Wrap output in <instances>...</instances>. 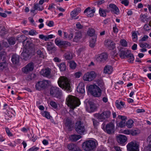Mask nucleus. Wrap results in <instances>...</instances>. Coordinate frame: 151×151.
Listing matches in <instances>:
<instances>
[{"instance_id":"1","label":"nucleus","mask_w":151,"mask_h":151,"mask_svg":"<svg viewBox=\"0 0 151 151\" xmlns=\"http://www.w3.org/2000/svg\"><path fill=\"white\" fill-rule=\"evenodd\" d=\"M58 83L60 87L66 91L67 92L71 91V82L69 79L64 76H61L59 78Z\"/></svg>"},{"instance_id":"2","label":"nucleus","mask_w":151,"mask_h":151,"mask_svg":"<svg viewBox=\"0 0 151 151\" xmlns=\"http://www.w3.org/2000/svg\"><path fill=\"white\" fill-rule=\"evenodd\" d=\"M67 104L72 109H74L80 104L79 99L75 96L69 95L66 99Z\"/></svg>"},{"instance_id":"3","label":"nucleus","mask_w":151,"mask_h":151,"mask_svg":"<svg viewBox=\"0 0 151 151\" xmlns=\"http://www.w3.org/2000/svg\"><path fill=\"white\" fill-rule=\"evenodd\" d=\"M97 144V142L96 140L90 139L83 142L82 148L86 151H91L96 148Z\"/></svg>"},{"instance_id":"4","label":"nucleus","mask_w":151,"mask_h":151,"mask_svg":"<svg viewBox=\"0 0 151 151\" xmlns=\"http://www.w3.org/2000/svg\"><path fill=\"white\" fill-rule=\"evenodd\" d=\"M88 89L92 95L95 97H99L101 95V90L95 84L90 85L88 87Z\"/></svg>"},{"instance_id":"5","label":"nucleus","mask_w":151,"mask_h":151,"mask_svg":"<svg viewBox=\"0 0 151 151\" xmlns=\"http://www.w3.org/2000/svg\"><path fill=\"white\" fill-rule=\"evenodd\" d=\"M111 114V113L110 111L104 110L101 113L97 114L96 117L99 120L101 121H103L109 119L110 117Z\"/></svg>"},{"instance_id":"6","label":"nucleus","mask_w":151,"mask_h":151,"mask_svg":"<svg viewBox=\"0 0 151 151\" xmlns=\"http://www.w3.org/2000/svg\"><path fill=\"white\" fill-rule=\"evenodd\" d=\"M75 129L76 132L80 135L84 134L85 132L84 124L81 121H78L76 123Z\"/></svg>"},{"instance_id":"7","label":"nucleus","mask_w":151,"mask_h":151,"mask_svg":"<svg viewBox=\"0 0 151 151\" xmlns=\"http://www.w3.org/2000/svg\"><path fill=\"white\" fill-rule=\"evenodd\" d=\"M50 95L53 97L60 98L62 93L59 88L56 86H52L50 89Z\"/></svg>"},{"instance_id":"8","label":"nucleus","mask_w":151,"mask_h":151,"mask_svg":"<svg viewBox=\"0 0 151 151\" xmlns=\"http://www.w3.org/2000/svg\"><path fill=\"white\" fill-rule=\"evenodd\" d=\"M101 127L108 134H111L113 132L114 128V125L112 123H109L106 125L105 123L103 122Z\"/></svg>"},{"instance_id":"9","label":"nucleus","mask_w":151,"mask_h":151,"mask_svg":"<svg viewBox=\"0 0 151 151\" xmlns=\"http://www.w3.org/2000/svg\"><path fill=\"white\" fill-rule=\"evenodd\" d=\"M63 126L69 131L72 130L74 123L71 119L68 117L65 118L63 120Z\"/></svg>"},{"instance_id":"10","label":"nucleus","mask_w":151,"mask_h":151,"mask_svg":"<svg viewBox=\"0 0 151 151\" xmlns=\"http://www.w3.org/2000/svg\"><path fill=\"white\" fill-rule=\"evenodd\" d=\"M127 147L128 151H139V145L135 141L131 142Z\"/></svg>"},{"instance_id":"11","label":"nucleus","mask_w":151,"mask_h":151,"mask_svg":"<svg viewBox=\"0 0 151 151\" xmlns=\"http://www.w3.org/2000/svg\"><path fill=\"white\" fill-rule=\"evenodd\" d=\"M49 81L47 80H43L38 82L36 84L35 88L36 90L40 91L45 89L49 84Z\"/></svg>"},{"instance_id":"12","label":"nucleus","mask_w":151,"mask_h":151,"mask_svg":"<svg viewBox=\"0 0 151 151\" xmlns=\"http://www.w3.org/2000/svg\"><path fill=\"white\" fill-rule=\"evenodd\" d=\"M96 74L93 71H91L85 73L83 76V78L84 81H91L93 80L96 77Z\"/></svg>"},{"instance_id":"13","label":"nucleus","mask_w":151,"mask_h":151,"mask_svg":"<svg viewBox=\"0 0 151 151\" xmlns=\"http://www.w3.org/2000/svg\"><path fill=\"white\" fill-rule=\"evenodd\" d=\"M27 39V37L24 35H18L17 38V40L19 42H22L23 46L26 47H29L30 44V42Z\"/></svg>"},{"instance_id":"14","label":"nucleus","mask_w":151,"mask_h":151,"mask_svg":"<svg viewBox=\"0 0 151 151\" xmlns=\"http://www.w3.org/2000/svg\"><path fill=\"white\" fill-rule=\"evenodd\" d=\"M54 42L57 45L60 47H67L70 46L71 45L69 42L68 41L62 40H59L58 38L55 40Z\"/></svg>"},{"instance_id":"15","label":"nucleus","mask_w":151,"mask_h":151,"mask_svg":"<svg viewBox=\"0 0 151 151\" xmlns=\"http://www.w3.org/2000/svg\"><path fill=\"white\" fill-rule=\"evenodd\" d=\"M34 68V64L32 63H30L28 64L25 67L22 68L23 72L26 74L32 71Z\"/></svg>"},{"instance_id":"16","label":"nucleus","mask_w":151,"mask_h":151,"mask_svg":"<svg viewBox=\"0 0 151 151\" xmlns=\"http://www.w3.org/2000/svg\"><path fill=\"white\" fill-rule=\"evenodd\" d=\"M107 58V54L104 52L97 55L96 57V60L98 62H103L105 61Z\"/></svg>"},{"instance_id":"17","label":"nucleus","mask_w":151,"mask_h":151,"mask_svg":"<svg viewBox=\"0 0 151 151\" xmlns=\"http://www.w3.org/2000/svg\"><path fill=\"white\" fill-rule=\"evenodd\" d=\"M105 45L110 50L114 49L115 47V44L112 40L110 39L106 40Z\"/></svg>"},{"instance_id":"18","label":"nucleus","mask_w":151,"mask_h":151,"mask_svg":"<svg viewBox=\"0 0 151 151\" xmlns=\"http://www.w3.org/2000/svg\"><path fill=\"white\" fill-rule=\"evenodd\" d=\"M116 140L117 142L119 144L123 145L126 142L127 138L126 136L122 134H119L116 136Z\"/></svg>"},{"instance_id":"19","label":"nucleus","mask_w":151,"mask_h":151,"mask_svg":"<svg viewBox=\"0 0 151 151\" xmlns=\"http://www.w3.org/2000/svg\"><path fill=\"white\" fill-rule=\"evenodd\" d=\"M51 69L47 68L42 69L40 71V74L44 77L49 78L51 77Z\"/></svg>"},{"instance_id":"20","label":"nucleus","mask_w":151,"mask_h":151,"mask_svg":"<svg viewBox=\"0 0 151 151\" xmlns=\"http://www.w3.org/2000/svg\"><path fill=\"white\" fill-rule=\"evenodd\" d=\"M95 11L94 9H92L90 7H88L84 10V13H86L87 16L88 17H91L93 16Z\"/></svg>"},{"instance_id":"21","label":"nucleus","mask_w":151,"mask_h":151,"mask_svg":"<svg viewBox=\"0 0 151 151\" xmlns=\"http://www.w3.org/2000/svg\"><path fill=\"white\" fill-rule=\"evenodd\" d=\"M109 6L110 9L112 13L116 14H119V9L115 4H109Z\"/></svg>"},{"instance_id":"22","label":"nucleus","mask_w":151,"mask_h":151,"mask_svg":"<svg viewBox=\"0 0 151 151\" xmlns=\"http://www.w3.org/2000/svg\"><path fill=\"white\" fill-rule=\"evenodd\" d=\"M81 9L78 7L75 9L71 11L70 13V16L72 18H73L81 12Z\"/></svg>"},{"instance_id":"23","label":"nucleus","mask_w":151,"mask_h":151,"mask_svg":"<svg viewBox=\"0 0 151 151\" xmlns=\"http://www.w3.org/2000/svg\"><path fill=\"white\" fill-rule=\"evenodd\" d=\"M27 47H24V49L22 53L21 54V56L23 59L26 60L29 55V53L27 50Z\"/></svg>"},{"instance_id":"24","label":"nucleus","mask_w":151,"mask_h":151,"mask_svg":"<svg viewBox=\"0 0 151 151\" xmlns=\"http://www.w3.org/2000/svg\"><path fill=\"white\" fill-rule=\"evenodd\" d=\"M8 64L6 62L0 63V71H6L8 70Z\"/></svg>"},{"instance_id":"25","label":"nucleus","mask_w":151,"mask_h":151,"mask_svg":"<svg viewBox=\"0 0 151 151\" xmlns=\"http://www.w3.org/2000/svg\"><path fill=\"white\" fill-rule=\"evenodd\" d=\"M11 60L14 64H18L19 62V56L16 54L13 55L12 57Z\"/></svg>"},{"instance_id":"26","label":"nucleus","mask_w":151,"mask_h":151,"mask_svg":"<svg viewBox=\"0 0 151 151\" xmlns=\"http://www.w3.org/2000/svg\"><path fill=\"white\" fill-rule=\"evenodd\" d=\"M113 71V68L110 65H106L104 69V73L105 74H111Z\"/></svg>"},{"instance_id":"27","label":"nucleus","mask_w":151,"mask_h":151,"mask_svg":"<svg viewBox=\"0 0 151 151\" xmlns=\"http://www.w3.org/2000/svg\"><path fill=\"white\" fill-rule=\"evenodd\" d=\"M129 53V52L127 50H120L119 55L120 57L122 58H124L125 57L127 58V56Z\"/></svg>"},{"instance_id":"28","label":"nucleus","mask_w":151,"mask_h":151,"mask_svg":"<svg viewBox=\"0 0 151 151\" xmlns=\"http://www.w3.org/2000/svg\"><path fill=\"white\" fill-rule=\"evenodd\" d=\"M82 37L81 34L80 32H78L75 33L73 41L76 42H78Z\"/></svg>"},{"instance_id":"29","label":"nucleus","mask_w":151,"mask_h":151,"mask_svg":"<svg viewBox=\"0 0 151 151\" xmlns=\"http://www.w3.org/2000/svg\"><path fill=\"white\" fill-rule=\"evenodd\" d=\"M115 104L117 108L119 109H121L124 107L125 106L124 102L122 101H119L118 100H117L116 101Z\"/></svg>"},{"instance_id":"30","label":"nucleus","mask_w":151,"mask_h":151,"mask_svg":"<svg viewBox=\"0 0 151 151\" xmlns=\"http://www.w3.org/2000/svg\"><path fill=\"white\" fill-rule=\"evenodd\" d=\"M33 8L36 9L37 10L42 11L44 9V6L38 3H35L34 4Z\"/></svg>"},{"instance_id":"31","label":"nucleus","mask_w":151,"mask_h":151,"mask_svg":"<svg viewBox=\"0 0 151 151\" xmlns=\"http://www.w3.org/2000/svg\"><path fill=\"white\" fill-rule=\"evenodd\" d=\"M140 19L141 22H147L149 20L147 16L142 14L140 15Z\"/></svg>"},{"instance_id":"32","label":"nucleus","mask_w":151,"mask_h":151,"mask_svg":"<svg viewBox=\"0 0 151 151\" xmlns=\"http://www.w3.org/2000/svg\"><path fill=\"white\" fill-rule=\"evenodd\" d=\"M81 138V136L79 135H73L70 136V139L72 141H76Z\"/></svg>"},{"instance_id":"33","label":"nucleus","mask_w":151,"mask_h":151,"mask_svg":"<svg viewBox=\"0 0 151 151\" xmlns=\"http://www.w3.org/2000/svg\"><path fill=\"white\" fill-rule=\"evenodd\" d=\"M127 58L128 59V61L129 62L132 63L134 60V57L133 54L129 53L127 56Z\"/></svg>"},{"instance_id":"34","label":"nucleus","mask_w":151,"mask_h":151,"mask_svg":"<svg viewBox=\"0 0 151 151\" xmlns=\"http://www.w3.org/2000/svg\"><path fill=\"white\" fill-rule=\"evenodd\" d=\"M134 121L131 119H129L126 123V126L129 128L132 127L133 126Z\"/></svg>"},{"instance_id":"35","label":"nucleus","mask_w":151,"mask_h":151,"mask_svg":"<svg viewBox=\"0 0 151 151\" xmlns=\"http://www.w3.org/2000/svg\"><path fill=\"white\" fill-rule=\"evenodd\" d=\"M65 59L67 60H70L72 58V55L70 52H67L64 55Z\"/></svg>"},{"instance_id":"36","label":"nucleus","mask_w":151,"mask_h":151,"mask_svg":"<svg viewBox=\"0 0 151 151\" xmlns=\"http://www.w3.org/2000/svg\"><path fill=\"white\" fill-rule=\"evenodd\" d=\"M37 54L39 57L42 58H44L45 56V52L44 51H41L40 50H38L37 51Z\"/></svg>"},{"instance_id":"37","label":"nucleus","mask_w":151,"mask_h":151,"mask_svg":"<svg viewBox=\"0 0 151 151\" xmlns=\"http://www.w3.org/2000/svg\"><path fill=\"white\" fill-rule=\"evenodd\" d=\"M147 141L149 142V144L146 147L147 150L151 151V135H150L147 139Z\"/></svg>"},{"instance_id":"38","label":"nucleus","mask_w":151,"mask_h":151,"mask_svg":"<svg viewBox=\"0 0 151 151\" xmlns=\"http://www.w3.org/2000/svg\"><path fill=\"white\" fill-rule=\"evenodd\" d=\"M47 49L48 51L52 50L54 48L53 44L51 42H49L47 44Z\"/></svg>"},{"instance_id":"39","label":"nucleus","mask_w":151,"mask_h":151,"mask_svg":"<svg viewBox=\"0 0 151 151\" xmlns=\"http://www.w3.org/2000/svg\"><path fill=\"white\" fill-rule=\"evenodd\" d=\"M96 41V37H94V38L91 39L90 42V46L91 47H94L95 45Z\"/></svg>"},{"instance_id":"40","label":"nucleus","mask_w":151,"mask_h":151,"mask_svg":"<svg viewBox=\"0 0 151 151\" xmlns=\"http://www.w3.org/2000/svg\"><path fill=\"white\" fill-rule=\"evenodd\" d=\"M58 65L61 71H63L65 70L66 65L64 63H60Z\"/></svg>"},{"instance_id":"41","label":"nucleus","mask_w":151,"mask_h":151,"mask_svg":"<svg viewBox=\"0 0 151 151\" xmlns=\"http://www.w3.org/2000/svg\"><path fill=\"white\" fill-rule=\"evenodd\" d=\"M139 45L141 48L146 47L150 48L151 47V46L145 42H140Z\"/></svg>"},{"instance_id":"42","label":"nucleus","mask_w":151,"mask_h":151,"mask_svg":"<svg viewBox=\"0 0 151 151\" xmlns=\"http://www.w3.org/2000/svg\"><path fill=\"white\" fill-rule=\"evenodd\" d=\"M95 32V30L93 28H89L87 33L90 36H92L93 35Z\"/></svg>"},{"instance_id":"43","label":"nucleus","mask_w":151,"mask_h":151,"mask_svg":"<svg viewBox=\"0 0 151 151\" xmlns=\"http://www.w3.org/2000/svg\"><path fill=\"white\" fill-rule=\"evenodd\" d=\"M7 33V31L4 27H3L0 31V35L1 37L3 36Z\"/></svg>"},{"instance_id":"44","label":"nucleus","mask_w":151,"mask_h":151,"mask_svg":"<svg viewBox=\"0 0 151 151\" xmlns=\"http://www.w3.org/2000/svg\"><path fill=\"white\" fill-rule=\"evenodd\" d=\"M16 40L14 37H11L8 40V41L10 45H13L15 43Z\"/></svg>"},{"instance_id":"45","label":"nucleus","mask_w":151,"mask_h":151,"mask_svg":"<svg viewBox=\"0 0 151 151\" xmlns=\"http://www.w3.org/2000/svg\"><path fill=\"white\" fill-rule=\"evenodd\" d=\"M99 12L101 16L104 17L106 16V14L105 10L102 9H99Z\"/></svg>"},{"instance_id":"46","label":"nucleus","mask_w":151,"mask_h":151,"mask_svg":"<svg viewBox=\"0 0 151 151\" xmlns=\"http://www.w3.org/2000/svg\"><path fill=\"white\" fill-rule=\"evenodd\" d=\"M5 130L8 136L9 137H13L14 134H12L11 132L9 129L8 127L5 128Z\"/></svg>"},{"instance_id":"47","label":"nucleus","mask_w":151,"mask_h":151,"mask_svg":"<svg viewBox=\"0 0 151 151\" xmlns=\"http://www.w3.org/2000/svg\"><path fill=\"white\" fill-rule=\"evenodd\" d=\"M77 91L79 93H83L85 92L84 87L82 86H78Z\"/></svg>"},{"instance_id":"48","label":"nucleus","mask_w":151,"mask_h":151,"mask_svg":"<svg viewBox=\"0 0 151 151\" xmlns=\"http://www.w3.org/2000/svg\"><path fill=\"white\" fill-rule=\"evenodd\" d=\"M129 73L128 72H126L123 74V78L124 80H129Z\"/></svg>"},{"instance_id":"49","label":"nucleus","mask_w":151,"mask_h":151,"mask_svg":"<svg viewBox=\"0 0 151 151\" xmlns=\"http://www.w3.org/2000/svg\"><path fill=\"white\" fill-rule=\"evenodd\" d=\"M76 147L74 144H70L68 145V148L69 150V151H73L75 148Z\"/></svg>"},{"instance_id":"50","label":"nucleus","mask_w":151,"mask_h":151,"mask_svg":"<svg viewBox=\"0 0 151 151\" xmlns=\"http://www.w3.org/2000/svg\"><path fill=\"white\" fill-rule=\"evenodd\" d=\"M132 38L134 42H136L137 40V36L135 32H133L132 34Z\"/></svg>"},{"instance_id":"51","label":"nucleus","mask_w":151,"mask_h":151,"mask_svg":"<svg viewBox=\"0 0 151 151\" xmlns=\"http://www.w3.org/2000/svg\"><path fill=\"white\" fill-rule=\"evenodd\" d=\"M143 28L145 31H148L151 29V25L149 24H146L144 25Z\"/></svg>"},{"instance_id":"52","label":"nucleus","mask_w":151,"mask_h":151,"mask_svg":"<svg viewBox=\"0 0 151 151\" xmlns=\"http://www.w3.org/2000/svg\"><path fill=\"white\" fill-rule=\"evenodd\" d=\"M127 119V118L126 116L121 115H119L117 118V121H118V120L120 119V121H126Z\"/></svg>"},{"instance_id":"53","label":"nucleus","mask_w":151,"mask_h":151,"mask_svg":"<svg viewBox=\"0 0 151 151\" xmlns=\"http://www.w3.org/2000/svg\"><path fill=\"white\" fill-rule=\"evenodd\" d=\"M96 108V107L93 103H91L90 104V109L91 112L95 111Z\"/></svg>"},{"instance_id":"54","label":"nucleus","mask_w":151,"mask_h":151,"mask_svg":"<svg viewBox=\"0 0 151 151\" xmlns=\"http://www.w3.org/2000/svg\"><path fill=\"white\" fill-rule=\"evenodd\" d=\"M139 131L138 130H131V134L133 136L136 135L139 133Z\"/></svg>"},{"instance_id":"55","label":"nucleus","mask_w":151,"mask_h":151,"mask_svg":"<svg viewBox=\"0 0 151 151\" xmlns=\"http://www.w3.org/2000/svg\"><path fill=\"white\" fill-rule=\"evenodd\" d=\"M120 43L121 45L124 47H126L127 46V41L124 40L122 39L120 41Z\"/></svg>"},{"instance_id":"56","label":"nucleus","mask_w":151,"mask_h":151,"mask_svg":"<svg viewBox=\"0 0 151 151\" xmlns=\"http://www.w3.org/2000/svg\"><path fill=\"white\" fill-rule=\"evenodd\" d=\"M70 68L72 69H74L76 67V63L73 61H71L70 62Z\"/></svg>"},{"instance_id":"57","label":"nucleus","mask_w":151,"mask_h":151,"mask_svg":"<svg viewBox=\"0 0 151 151\" xmlns=\"http://www.w3.org/2000/svg\"><path fill=\"white\" fill-rule=\"evenodd\" d=\"M43 116L45 117L47 119H50V114L49 113L46 111H44L42 114Z\"/></svg>"},{"instance_id":"58","label":"nucleus","mask_w":151,"mask_h":151,"mask_svg":"<svg viewBox=\"0 0 151 151\" xmlns=\"http://www.w3.org/2000/svg\"><path fill=\"white\" fill-rule=\"evenodd\" d=\"M50 104L54 109H56L57 108L58 105L55 102L53 101H51Z\"/></svg>"},{"instance_id":"59","label":"nucleus","mask_w":151,"mask_h":151,"mask_svg":"<svg viewBox=\"0 0 151 151\" xmlns=\"http://www.w3.org/2000/svg\"><path fill=\"white\" fill-rule=\"evenodd\" d=\"M37 34V32L36 30L34 29H32L29 31V35L31 36H34Z\"/></svg>"},{"instance_id":"60","label":"nucleus","mask_w":151,"mask_h":151,"mask_svg":"<svg viewBox=\"0 0 151 151\" xmlns=\"http://www.w3.org/2000/svg\"><path fill=\"white\" fill-rule=\"evenodd\" d=\"M126 121H120L119 123V125L120 127H123L126 125Z\"/></svg>"},{"instance_id":"61","label":"nucleus","mask_w":151,"mask_h":151,"mask_svg":"<svg viewBox=\"0 0 151 151\" xmlns=\"http://www.w3.org/2000/svg\"><path fill=\"white\" fill-rule=\"evenodd\" d=\"M39 149V147L33 146L28 149L27 151H37Z\"/></svg>"},{"instance_id":"62","label":"nucleus","mask_w":151,"mask_h":151,"mask_svg":"<svg viewBox=\"0 0 151 151\" xmlns=\"http://www.w3.org/2000/svg\"><path fill=\"white\" fill-rule=\"evenodd\" d=\"M98 84L101 88H103L104 86V81L102 80H99L98 82Z\"/></svg>"},{"instance_id":"63","label":"nucleus","mask_w":151,"mask_h":151,"mask_svg":"<svg viewBox=\"0 0 151 151\" xmlns=\"http://www.w3.org/2000/svg\"><path fill=\"white\" fill-rule=\"evenodd\" d=\"M46 24L49 27H52L54 26V23L52 21H50L46 23Z\"/></svg>"},{"instance_id":"64","label":"nucleus","mask_w":151,"mask_h":151,"mask_svg":"<svg viewBox=\"0 0 151 151\" xmlns=\"http://www.w3.org/2000/svg\"><path fill=\"white\" fill-rule=\"evenodd\" d=\"M122 133L126 134L129 135L131 134V130L125 129L123 130Z\"/></svg>"}]
</instances>
